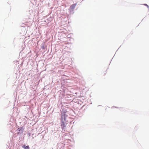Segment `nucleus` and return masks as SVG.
I'll return each instance as SVG.
<instances>
[{"mask_svg": "<svg viewBox=\"0 0 149 149\" xmlns=\"http://www.w3.org/2000/svg\"><path fill=\"white\" fill-rule=\"evenodd\" d=\"M65 114H64L62 115L61 118V126L63 130H65L66 129V126L65 123L63 121V118L64 120H65Z\"/></svg>", "mask_w": 149, "mask_h": 149, "instance_id": "obj_1", "label": "nucleus"}, {"mask_svg": "<svg viewBox=\"0 0 149 149\" xmlns=\"http://www.w3.org/2000/svg\"><path fill=\"white\" fill-rule=\"evenodd\" d=\"M22 129V128H18V130L20 131L21 130V129Z\"/></svg>", "mask_w": 149, "mask_h": 149, "instance_id": "obj_4", "label": "nucleus"}, {"mask_svg": "<svg viewBox=\"0 0 149 149\" xmlns=\"http://www.w3.org/2000/svg\"><path fill=\"white\" fill-rule=\"evenodd\" d=\"M145 5L147 6L148 7V5H147V4H145Z\"/></svg>", "mask_w": 149, "mask_h": 149, "instance_id": "obj_5", "label": "nucleus"}, {"mask_svg": "<svg viewBox=\"0 0 149 149\" xmlns=\"http://www.w3.org/2000/svg\"><path fill=\"white\" fill-rule=\"evenodd\" d=\"M23 147L25 149H29V146H25V145Z\"/></svg>", "mask_w": 149, "mask_h": 149, "instance_id": "obj_3", "label": "nucleus"}, {"mask_svg": "<svg viewBox=\"0 0 149 149\" xmlns=\"http://www.w3.org/2000/svg\"><path fill=\"white\" fill-rule=\"evenodd\" d=\"M77 5V3H74L70 7L69 10L70 12L73 11L74 9L76 6Z\"/></svg>", "mask_w": 149, "mask_h": 149, "instance_id": "obj_2", "label": "nucleus"}]
</instances>
